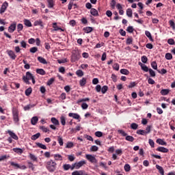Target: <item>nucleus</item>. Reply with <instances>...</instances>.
I'll return each instance as SVG.
<instances>
[{
	"mask_svg": "<svg viewBox=\"0 0 175 175\" xmlns=\"http://www.w3.org/2000/svg\"><path fill=\"white\" fill-rule=\"evenodd\" d=\"M46 167L50 173H54L57 169V163L53 160H49L46 162Z\"/></svg>",
	"mask_w": 175,
	"mask_h": 175,
	"instance_id": "f257e3e1",
	"label": "nucleus"
},
{
	"mask_svg": "<svg viewBox=\"0 0 175 175\" xmlns=\"http://www.w3.org/2000/svg\"><path fill=\"white\" fill-rule=\"evenodd\" d=\"M33 77L32 73L29 71L26 72V76L23 77V80L26 84H29V80H31Z\"/></svg>",
	"mask_w": 175,
	"mask_h": 175,
	"instance_id": "f03ea898",
	"label": "nucleus"
},
{
	"mask_svg": "<svg viewBox=\"0 0 175 175\" xmlns=\"http://www.w3.org/2000/svg\"><path fill=\"white\" fill-rule=\"evenodd\" d=\"M85 158L91 163H98V160H96V158L92 156V154H85Z\"/></svg>",
	"mask_w": 175,
	"mask_h": 175,
	"instance_id": "7ed1b4c3",
	"label": "nucleus"
},
{
	"mask_svg": "<svg viewBox=\"0 0 175 175\" xmlns=\"http://www.w3.org/2000/svg\"><path fill=\"white\" fill-rule=\"evenodd\" d=\"M8 6H9V3L7 1H5L1 8H0V14H3L5 12H6V10L8 9Z\"/></svg>",
	"mask_w": 175,
	"mask_h": 175,
	"instance_id": "20e7f679",
	"label": "nucleus"
},
{
	"mask_svg": "<svg viewBox=\"0 0 175 175\" xmlns=\"http://www.w3.org/2000/svg\"><path fill=\"white\" fill-rule=\"evenodd\" d=\"M7 54H8V55H9V57H10V58H11V59H16V58H17V55H16V53H14V51H13L12 50H8Z\"/></svg>",
	"mask_w": 175,
	"mask_h": 175,
	"instance_id": "39448f33",
	"label": "nucleus"
},
{
	"mask_svg": "<svg viewBox=\"0 0 175 175\" xmlns=\"http://www.w3.org/2000/svg\"><path fill=\"white\" fill-rule=\"evenodd\" d=\"M13 114V120L14 122H18L19 119H18V112L16 110H14L12 111Z\"/></svg>",
	"mask_w": 175,
	"mask_h": 175,
	"instance_id": "423d86ee",
	"label": "nucleus"
},
{
	"mask_svg": "<svg viewBox=\"0 0 175 175\" xmlns=\"http://www.w3.org/2000/svg\"><path fill=\"white\" fill-rule=\"evenodd\" d=\"M8 133L12 139H14V140H18V137L17 136V135H16V133H13L12 131L8 130Z\"/></svg>",
	"mask_w": 175,
	"mask_h": 175,
	"instance_id": "0eeeda50",
	"label": "nucleus"
},
{
	"mask_svg": "<svg viewBox=\"0 0 175 175\" xmlns=\"http://www.w3.org/2000/svg\"><path fill=\"white\" fill-rule=\"evenodd\" d=\"M138 65L141 66V69L144 70V72H148L150 70V68L146 64H142V62H139Z\"/></svg>",
	"mask_w": 175,
	"mask_h": 175,
	"instance_id": "6e6552de",
	"label": "nucleus"
},
{
	"mask_svg": "<svg viewBox=\"0 0 175 175\" xmlns=\"http://www.w3.org/2000/svg\"><path fill=\"white\" fill-rule=\"evenodd\" d=\"M85 163H87L84 160L75 163L76 169H80V167H81L83 165H85Z\"/></svg>",
	"mask_w": 175,
	"mask_h": 175,
	"instance_id": "1a4fd4ad",
	"label": "nucleus"
},
{
	"mask_svg": "<svg viewBox=\"0 0 175 175\" xmlns=\"http://www.w3.org/2000/svg\"><path fill=\"white\" fill-rule=\"evenodd\" d=\"M79 59H80V55L79 53H73L72 55V61L76 62V61H79Z\"/></svg>",
	"mask_w": 175,
	"mask_h": 175,
	"instance_id": "9d476101",
	"label": "nucleus"
},
{
	"mask_svg": "<svg viewBox=\"0 0 175 175\" xmlns=\"http://www.w3.org/2000/svg\"><path fill=\"white\" fill-rule=\"evenodd\" d=\"M14 31H16V23L11 24L10 26L8 27V31L10 33H13Z\"/></svg>",
	"mask_w": 175,
	"mask_h": 175,
	"instance_id": "9b49d317",
	"label": "nucleus"
},
{
	"mask_svg": "<svg viewBox=\"0 0 175 175\" xmlns=\"http://www.w3.org/2000/svg\"><path fill=\"white\" fill-rule=\"evenodd\" d=\"M157 151H159V152L166 153L169 151V149L165 147L159 146V148H157Z\"/></svg>",
	"mask_w": 175,
	"mask_h": 175,
	"instance_id": "f8f14e48",
	"label": "nucleus"
},
{
	"mask_svg": "<svg viewBox=\"0 0 175 175\" xmlns=\"http://www.w3.org/2000/svg\"><path fill=\"white\" fill-rule=\"evenodd\" d=\"M13 152L18 154L19 155H21V154L24 152V150L20 148H14Z\"/></svg>",
	"mask_w": 175,
	"mask_h": 175,
	"instance_id": "ddd939ff",
	"label": "nucleus"
},
{
	"mask_svg": "<svg viewBox=\"0 0 175 175\" xmlns=\"http://www.w3.org/2000/svg\"><path fill=\"white\" fill-rule=\"evenodd\" d=\"M38 121H39V118H38V116H34L31 118V125H36V124H38Z\"/></svg>",
	"mask_w": 175,
	"mask_h": 175,
	"instance_id": "4468645a",
	"label": "nucleus"
},
{
	"mask_svg": "<svg viewBox=\"0 0 175 175\" xmlns=\"http://www.w3.org/2000/svg\"><path fill=\"white\" fill-rule=\"evenodd\" d=\"M68 117H72V118H75V120H79L80 118V115L75 113H69Z\"/></svg>",
	"mask_w": 175,
	"mask_h": 175,
	"instance_id": "2eb2a0df",
	"label": "nucleus"
},
{
	"mask_svg": "<svg viewBox=\"0 0 175 175\" xmlns=\"http://www.w3.org/2000/svg\"><path fill=\"white\" fill-rule=\"evenodd\" d=\"M32 107H35V105L34 104H33V105L29 104L23 107V110L25 111H28L31 110V109H32Z\"/></svg>",
	"mask_w": 175,
	"mask_h": 175,
	"instance_id": "dca6fc26",
	"label": "nucleus"
},
{
	"mask_svg": "<svg viewBox=\"0 0 175 175\" xmlns=\"http://www.w3.org/2000/svg\"><path fill=\"white\" fill-rule=\"evenodd\" d=\"M87 84V78L83 77L80 81H79V85L81 87H84Z\"/></svg>",
	"mask_w": 175,
	"mask_h": 175,
	"instance_id": "f3484780",
	"label": "nucleus"
},
{
	"mask_svg": "<svg viewBox=\"0 0 175 175\" xmlns=\"http://www.w3.org/2000/svg\"><path fill=\"white\" fill-rule=\"evenodd\" d=\"M156 168L157 169V170H159L160 174L165 175V171L163 170V167H162L159 165H156Z\"/></svg>",
	"mask_w": 175,
	"mask_h": 175,
	"instance_id": "a211bd4d",
	"label": "nucleus"
},
{
	"mask_svg": "<svg viewBox=\"0 0 175 175\" xmlns=\"http://www.w3.org/2000/svg\"><path fill=\"white\" fill-rule=\"evenodd\" d=\"M90 14H92V16H94V17L99 16V14L98 13V10H96V9L95 8H92L90 10Z\"/></svg>",
	"mask_w": 175,
	"mask_h": 175,
	"instance_id": "6ab92c4d",
	"label": "nucleus"
},
{
	"mask_svg": "<svg viewBox=\"0 0 175 175\" xmlns=\"http://www.w3.org/2000/svg\"><path fill=\"white\" fill-rule=\"evenodd\" d=\"M29 158H30L31 161H33V162H38V157L32 153L29 154Z\"/></svg>",
	"mask_w": 175,
	"mask_h": 175,
	"instance_id": "aec40b11",
	"label": "nucleus"
},
{
	"mask_svg": "<svg viewBox=\"0 0 175 175\" xmlns=\"http://www.w3.org/2000/svg\"><path fill=\"white\" fill-rule=\"evenodd\" d=\"M33 25L35 27L40 25V27H42L43 28V21H42V20L36 21L33 23Z\"/></svg>",
	"mask_w": 175,
	"mask_h": 175,
	"instance_id": "412c9836",
	"label": "nucleus"
},
{
	"mask_svg": "<svg viewBox=\"0 0 175 175\" xmlns=\"http://www.w3.org/2000/svg\"><path fill=\"white\" fill-rule=\"evenodd\" d=\"M145 35L148 38V39L150 40V42H154V39L152 38V36H151V33L148 31H145Z\"/></svg>",
	"mask_w": 175,
	"mask_h": 175,
	"instance_id": "4be33fe9",
	"label": "nucleus"
},
{
	"mask_svg": "<svg viewBox=\"0 0 175 175\" xmlns=\"http://www.w3.org/2000/svg\"><path fill=\"white\" fill-rule=\"evenodd\" d=\"M51 121L52 124L55 125V126H57L58 125H59V121L57 120V118H51Z\"/></svg>",
	"mask_w": 175,
	"mask_h": 175,
	"instance_id": "5701e85b",
	"label": "nucleus"
},
{
	"mask_svg": "<svg viewBox=\"0 0 175 175\" xmlns=\"http://www.w3.org/2000/svg\"><path fill=\"white\" fill-rule=\"evenodd\" d=\"M55 161H62V156L59 154H53Z\"/></svg>",
	"mask_w": 175,
	"mask_h": 175,
	"instance_id": "b1692460",
	"label": "nucleus"
},
{
	"mask_svg": "<svg viewBox=\"0 0 175 175\" xmlns=\"http://www.w3.org/2000/svg\"><path fill=\"white\" fill-rule=\"evenodd\" d=\"M23 23L26 27H32V23H31V21L28 19H24Z\"/></svg>",
	"mask_w": 175,
	"mask_h": 175,
	"instance_id": "393cba45",
	"label": "nucleus"
},
{
	"mask_svg": "<svg viewBox=\"0 0 175 175\" xmlns=\"http://www.w3.org/2000/svg\"><path fill=\"white\" fill-rule=\"evenodd\" d=\"M48 2V8L53 9L54 8V0H46Z\"/></svg>",
	"mask_w": 175,
	"mask_h": 175,
	"instance_id": "a878e982",
	"label": "nucleus"
},
{
	"mask_svg": "<svg viewBox=\"0 0 175 175\" xmlns=\"http://www.w3.org/2000/svg\"><path fill=\"white\" fill-rule=\"evenodd\" d=\"M36 73L41 75L42 76H44V75H46V71H44V70L42 68H38L36 70Z\"/></svg>",
	"mask_w": 175,
	"mask_h": 175,
	"instance_id": "bb28decb",
	"label": "nucleus"
},
{
	"mask_svg": "<svg viewBox=\"0 0 175 175\" xmlns=\"http://www.w3.org/2000/svg\"><path fill=\"white\" fill-rule=\"evenodd\" d=\"M38 61H39V62H40V64H43L44 65H46V64H47V61H46V59H44V57H42L40 56H39L38 57Z\"/></svg>",
	"mask_w": 175,
	"mask_h": 175,
	"instance_id": "cd10ccee",
	"label": "nucleus"
},
{
	"mask_svg": "<svg viewBox=\"0 0 175 175\" xmlns=\"http://www.w3.org/2000/svg\"><path fill=\"white\" fill-rule=\"evenodd\" d=\"M157 143H158V144H160L161 146L167 145V143H166V142L163 141V139H157Z\"/></svg>",
	"mask_w": 175,
	"mask_h": 175,
	"instance_id": "c85d7f7f",
	"label": "nucleus"
},
{
	"mask_svg": "<svg viewBox=\"0 0 175 175\" xmlns=\"http://www.w3.org/2000/svg\"><path fill=\"white\" fill-rule=\"evenodd\" d=\"M76 75L78 77H83L84 76V72L81 70H78L76 71Z\"/></svg>",
	"mask_w": 175,
	"mask_h": 175,
	"instance_id": "c756f323",
	"label": "nucleus"
},
{
	"mask_svg": "<svg viewBox=\"0 0 175 175\" xmlns=\"http://www.w3.org/2000/svg\"><path fill=\"white\" fill-rule=\"evenodd\" d=\"M25 94L26 96H29V95H31V94H32V88H27L25 90Z\"/></svg>",
	"mask_w": 175,
	"mask_h": 175,
	"instance_id": "7c9ffc66",
	"label": "nucleus"
},
{
	"mask_svg": "<svg viewBox=\"0 0 175 175\" xmlns=\"http://www.w3.org/2000/svg\"><path fill=\"white\" fill-rule=\"evenodd\" d=\"M125 140H126L127 142H135V137H133V136H131V135H127L125 137Z\"/></svg>",
	"mask_w": 175,
	"mask_h": 175,
	"instance_id": "2f4dec72",
	"label": "nucleus"
},
{
	"mask_svg": "<svg viewBox=\"0 0 175 175\" xmlns=\"http://www.w3.org/2000/svg\"><path fill=\"white\" fill-rule=\"evenodd\" d=\"M40 137V133H37L36 134L31 136V140H37V139H39Z\"/></svg>",
	"mask_w": 175,
	"mask_h": 175,
	"instance_id": "473e14b6",
	"label": "nucleus"
},
{
	"mask_svg": "<svg viewBox=\"0 0 175 175\" xmlns=\"http://www.w3.org/2000/svg\"><path fill=\"white\" fill-rule=\"evenodd\" d=\"M36 146L39 147V148H42V150H47V146L46 145L41 144V143H37Z\"/></svg>",
	"mask_w": 175,
	"mask_h": 175,
	"instance_id": "72a5a7b5",
	"label": "nucleus"
},
{
	"mask_svg": "<svg viewBox=\"0 0 175 175\" xmlns=\"http://www.w3.org/2000/svg\"><path fill=\"white\" fill-rule=\"evenodd\" d=\"M84 30H85V33H90L92 32L94 29L91 27H86L85 28H84Z\"/></svg>",
	"mask_w": 175,
	"mask_h": 175,
	"instance_id": "f704fd0d",
	"label": "nucleus"
},
{
	"mask_svg": "<svg viewBox=\"0 0 175 175\" xmlns=\"http://www.w3.org/2000/svg\"><path fill=\"white\" fill-rule=\"evenodd\" d=\"M150 65H151L152 69H154V70H158V64H157V62H155V61L152 62Z\"/></svg>",
	"mask_w": 175,
	"mask_h": 175,
	"instance_id": "c9c22d12",
	"label": "nucleus"
},
{
	"mask_svg": "<svg viewBox=\"0 0 175 175\" xmlns=\"http://www.w3.org/2000/svg\"><path fill=\"white\" fill-rule=\"evenodd\" d=\"M136 133L137 135H142V136L147 135L144 130H137Z\"/></svg>",
	"mask_w": 175,
	"mask_h": 175,
	"instance_id": "e433bc0d",
	"label": "nucleus"
},
{
	"mask_svg": "<svg viewBox=\"0 0 175 175\" xmlns=\"http://www.w3.org/2000/svg\"><path fill=\"white\" fill-rule=\"evenodd\" d=\"M148 72L150 77H155V76H157V75L155 74V71H154L152 69L149 68Z\"/></svg>",
	"mask_w": 175,
	"mask_h": 175,
	"instance_id": "4c0bfd02",
	"label": "nucleus"
},
{
	"mask_svg": "<svg viewBox=\"0 0 175 175\" xmlns=\"http://www.w3.org/2000/svg\"><path fill=\"white\" fill-rule=\"evenodd\" d=\"M165 58L170 61V59H173V55H172V53H167L165 54Z\"/></svg>",
	"mask_w": 175,
	"mask_h": 175,
	"instance_id": "58836bf2",
	"label": "nucleus"
},
{
	"mask_svg": "<svg viewBox=\"0 0 175 175\" xmlns=\"http://www.w3.org/2000/svg\"><path fill=\"white\" fill-rule=\"evenodd\" d=\"M60 122L62 125L65 126L66 124V119L65 118L64 116H61L60 117Z\"/></svg>",
	"mask_w": 175,
	"mask_h": 175,
	"instance_id": "ea45409f",
	"label": "nucleus"
},
{
	"mask_svg": "<svg viewBox=\"0 0 175 175\" xmlns=\"http://www.w3.org/2000/svg\"><path fill=\"white\" fill-rule=\"evenodd\" d=\"M169 92H170V90L168 89H163L160 92L161 95H167V94H169Z\"/></svg>",
	"mask_w": 175,
	"mask_h": 175,
	"instance_id": "a19ab883",
	"label": "nucleus"
},
{
	"mask_svg": "<svg viewBox=\"0 0 175 175\" xmlns=\"http://www.w3.org/2000/svg\"><path fill=\"white\" fill-rule=\"evenodd\" d=\"M27 165L29 169H31V170H35V167L33 166V163L31 161H27Z\"/></svg>",
	"mask_w": 175,
	"mask_h": 175,
	"instance_id": "79ce46f5",
	"label": "nucleus"
},
{
	"mask_svg": "<svg viewBox=\"0 0 175 175\" xmlns=\"http://www.w3.org/2000/svg\"><path fill=\"white\" fill-rule=\"evenodd\" d=\"M132 14H133L132 9L128 8V9L126 10V16H127L128 17H132Z\"/></svg>",
	"mask_w": 175,
	"mask_h": 175,
	"instance_id": "37998d69",
	"label": "nucleus"
},
{
	"mask_svg": "<svg viewBox=\"0 0 175 175\" xmlns=\"http://www.w3.org/2000/svg\"><path fill=\"white\" fill-rule=\"evenodd\" d=\"M133 42V38L132 37H129L126 39V44H132Z\"/></svg>",
	"mask_w": 175,
	"mask_h": 175,
	"instance_id": "c03bdc74",
	"label": "nucleus"
},
{
	"mask_svg": "<svg viewBox=\"0 0 175 175\" xmlns=\"http://www.w3.org/2000/svg\"><path fill=\"white\" fill-rule=\"evenodd\" d=\"M109 90V87L107 85H104L101 88V92L102 94H105V92H107V90Z\"/></svg>",
	"mask_w": 175,
	"mask_h": 175,
	"instance_id": "a18cd8bd",
	"label": "nucleus"
},
{
	"mask_svg": "<svg viewBox=\"0 0 175 175\" xmlns=\"http://www.w3.org/2000/svg\"><path fill=\"white\" fill-rule=\"evenodd\" d=\"M141 61L143 62V64H147V61H148V59L147 58V56L144 55L141 57Z\"/></svg>",
	"mask_w": 175,
	"mask_h": 175,
	"instance_id": "49530a36",
	"label": "nucleus"
},
{
	"mask_svg": "<svg viewBox=\"0 0 175 175\" xmlns=\"http://www.w3.org/2000/svg\"><path fill=\"white\" fill-rule=\"evenodd\" d=\"M88 101H90V98H82V99L78 100L77 103L79 105V103H81V102H88Z\"/></svg>",
	"mask_w": 175,
	"mask_h": 175,
	"instance_id": "de8ad7c7",
	"label": "nucleus"
},
{
	"mask_svg": "<svg viewBox=\"0 0 175 175\" xmlns=\"http://www.w3.org/2000/svg\"><path fill=\"white\" fill-rule=\"evenodd\" d=\"M118 133H120V135H122V136H124L125 137H126L128 136V134L126 133H125V131H124V130H118Z\"/></svg>",
	"mask_w": 175,
	"mask_h": 175,
	"instance_id": "09e8293b",
	"label": "nucleus"
},
{
	"mask_svg": "<svg viewBox=\"0 0 175 175\" xmlns=\"http://www.w3.org/2000/svg\"><path fill=\"white\" fill-rule=\"evenodd\" d=\"M74 144L72 142H68L66 144V148H72Z\"/></svg>",
	"mask_w": 175,
	"mask_h": 175,
	"instance_id": "8fccbe9b",
	"label": "nucleus"
},
{
	"mask_svg": "<svg viewBox=\"0 0 175 175\" xmlns=\"http://www.w3.org/2000/svg\"><path fill=\"white\" fill-rule=\"evenodd\" d=\"M57 142L59 146H64V139L61 137H57Z\"/></svg>",
	"mask_w": 175,
	"mask_h": 175,
	"instance_id": "3c124183",
	"label": "nucleus"
},
{
	"mask_svg": "<svg viewBox=\"0 0 175 175\" xmlns=\"http://www.w3.org/2000/svg\"><path fill=\"white\" fill-rule=\"evenodd\" d=\"M120 73H122V75H129V70H128L126 69H121L120 70Z\"/></svg>",
	"mask_w": 175,
	"mask_h": 175,
	"instance_id": "603ef678",
	"label": "nucleus"
},
{
	"mask_svg": "<svg viewBox=\"0 0 175 175\" xmlns=\"http://www.w3.org/2000/svg\"><path fill=\"white\" fill-rule=\"evenodd\" d=\"M23 64H25L24 68L25 69H30L31 66L27 63V60H23Z\"/></svg>",
	"mask_w": 175,
	"mask_h": 175,
	"instance_id": "864d4df0",
	"label": "nucleus"
},
{
	"mask_svg": "<svg viewBox=\"0 0 175 175\" xmlns=\"http://www.w3.org/2000/svg\"><path fill=\"white\" fill-rule=\"evenodd\" d=\"M138 127H139V125L137 124H136V123H132L131 124V129L136 130V129H137Z\"/></svg>",
	"mask_w": 175,
	"mask_h": 175,
	"instance_id": "5fc2aeb1",
	"label": "nucleus"
},
{
	"mask_svg": "<svg viewBox=\"0 0 175 175\" xmlns=\"http://www.w3.org/2000/svg\"><path fill=\"white\" fill-rule=\"evenodd\" d=\"M54 81H55V78H51L48 81H47V85H51V84H53V83H54Z\"/></svg>",
	"mask_w": 175,
	"mask_h": 175,
	"instance_id": "6e6d98bb",
	"label": "nucleus"
},
{
	"mask_svg": "<svg viewBox=\"0 0 175 175\" xmlns=\"http://www.w3.org/2000/svg\"><path fill=\"white\" fill-rule=\"evenodd\" d=\"M124 170L125 172H131V165H129V164H125Z\"/></svg>",
	"mask_w": 175,
	"mask_h": 175,
	"instance_id": "4d7b16f0",
	"label": "nucleus"
},
{
	"mask_svg": "<svg viewBox=\"0 0 175 175\" xmlns=\"http://www.w3.org/2000/svg\"><path fill=\"white\" fill-rule=\"evenodd\" d=\"M23 28H24V27L23 26V24L19 23L17 25V31H18V32H20L21 31H23Z\"/></svg>",
	"mask_w": 175,
	"mask_h": 175,
	"instance_id": "13d9d810",
	"label": "nucleus"
},
{
	"mask_svg": "<svg viewBox=\"0 0 175 175\" xmlns=\"http://www.w3.org/2000/svg\"><path fill=\"white\" fill-rule=\"evenodd\" d=\"M95 136H96V137H102V136H103V133L101 131H96L95 133Z\"/></svg>",
	"mask_w": 175,
	"mask_h": 175,
	"instance_id": "bf43d9fd",
	"label": "nucleus"
},
{
	"mask_svg": "<svg viewBox=\"0 0 175 175\" xmlns=\"http://www.w3.org/2000/svg\"><path fill=\"white\" fill-rule=\"evenodd\" d=\"M59 98H61L62 100H65V99H66V93L65 92L62 93Z\"/></svg>",
	"mask_w": 175,
	"mask_h": 175,
	"instance_id": "052dcab7",
	"label": "nucleus"
},
{
	"mask_svg": "<svg viewBox=\"0 0 175 175\" xmlns=\"http://www.w3.org/2000/svg\"><path fill=\"white\" fill-rule=\"evenodd\" d=\"M63 169H64V170H66V171L69 170V169H70V164H64L63 165Z\"/></svg>",
	"mask_w": 175,
	"mask_h": 175,
	"instance_id": "680f3d73",
	"label": "nucleus"
},
{
	"mask_svg": "<svg viewBox=\"0 0 175 175\" xmlns=\"http://www.w3.org/2000/svg\"><path fill=\"white\" fill-rule=\"evenodd\" d=\"M53 25L54 31H59V29H61V27H58V26H57V23H53Z\"/></svg>",
	"mask_w": 175,
	"mask_h": 175,
	"instance_id": "e2e57ef3",
	"label": "nucleus"
},
{
	"mask_svg": "<svg viewBox=\"0 0 175 175\" xmlns=\"http://www.w3.org/2000/svg\"><path fill=\"white\" fill-rule=\"evenodd\" d=\"M29 51H30V53H36V51H38V47H36V46L31 47Z\"/></svg>",
	"mask_w": 175,
	"mask_h": 175,
	"instance_id": "0e129e2a",
	"label": "nucleus"
},
{
	"mask_svg": "<svg viewBox=\"0 0 175 175\" xmlns=\"http://www.w3.org/2000/svg\"><path fill=\"white\" fill-rule=\"evenodd\" d=\"M127 32L129 33H132L133 32V27L132 26H129L126 29Z\"/></svg>",
	"mask_w": 175,
	"mask_h": 175,
	"instance_id": "69168bd1",
	"label": "nucleus"
},
{
	"mask_svg": "<svg viewBox=\"0 0 175 175\" xmlns=\"http://www.w3.org/2000/svg\"><path fill=\"white\" fill-rule=\"evenodd\" d=\"M167 43H168V44H171V45L175 44V42H174V40L173 38L168 39L167 40Z\"/></svg>",
	"mask_w": 175,
	"mask_h": 175,
	"instance_id": "338daca9",
	"label": "nucleus"
},
{
	"mask_svg": "<svg viewBox=\"0 0 175 175\" xmlns=\"http://www.w3.org/2000/svg\"><path fill=\"white\" fill-rule=\"evenodd\" d=\"M169 24H170V27L172 28V29H175V23H174V21H169Z\"/></svg>",
	"mask_w": 175,
	"mask_h": 175,
	"instance_id": "774afa93",
	"label": "nucleus"
}]
</instances>
